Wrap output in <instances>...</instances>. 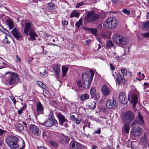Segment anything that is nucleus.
I'll return each instance as SVG.
<instances>
[{
	"mask_svg": "<svg viewBox=\"0 0 149 149\" xmlns=\"http://www.w3.org/2000/svg\"><path fill=\"white\" fill-rule=\"evenodd\" d=\"M79 15V13L76 10L73 11L70 15V17L72 18L73 17H78Z\"/></svg>",
	"mask_w": 149,
	"mask_h": 149,
	"instance_id": "obj_29",
	"label": "nucleus"
},
{
	"mask_svg": "<svg viewBox=\"0 0 149 149\" xmlns=\"http://www.w3.org/2000/svg\"><path fill=\"white\" fill-rule=\"evenodd\" d=\"M77 84L78 87L79 88L81 87L82 86H83V85L82 86V83L81 81L80 80H78L77 81Z\"/></svg>",
	"mask_w": 149,
	"mask_h": 149,
	"instance_id": "obj_49",
	"label": "nucleus"
},
{
	"mask_svg": "<svg viewBox=\"0 0 149 149\" xmlns=\"http://www.w3.org/2000/svg\"><path fill=\"white\" fill-rule=\"evenodd\" d=\"M85 3L84 2H81L79 3H77L76 6V8H79L80 6H82Z\"/></svg>",
	"mask_w": 149,
	"mask_h": 149,
	"instance_id": "obj_45",
	"label": "nucleus"
},
{
	"mask_svg": "<svg viewBox=\"0 0 149 149\" xmlns=\"http://www.w3.org/2000/svg\"><path fill=\"white\" fill-rule=\"evenodd\" d=\"M121 72L123 76H127V72L126 70L124 69H122L121 70Z\"/></svg>",
	"mask_w": 149,
	"mask_h": 149,
	"instance_id": "obj_42",
	"label": "nucleus"
},
{
	"mask_svg": "<svg viewBox=\"0 0 149 149\" xmlns=\"http://www.w3.org/2000/svg\"><path fill=\"white\" fill-rule=\"evenodd\" d=\"M49 143L51 146L55 147H58L57 143L52 141H49Z\"/></svg>",
	"mask_w": 149,
	"mask_h": 149,
	"instance_id": "obj_40",
	"label": "nucleus"
},
{
	"mask_svg": "<svg viewBox=\"0 0 149 149\" xmlns=\"http://www.w3.org/2000/svg\"><path fill=\"white\" fill-rule=\"evenodd\" d=\"M148 142L147 140L145 135L143 137H141L139 143L141 145L146 146L148 143Z\"/></svg>",
	"mask_w": 149,
	"mask_h": 149,
	"instance_id": "obj_20",
	"label": "nucleus"
},
{
	"mask_svg": "<svg viewBox=\"0 0 149 149\" xmlns=\"http://www.w3.org/2000/svg\"><path fill=\"white\" fill-rule=\"evenodd\" d=\"M91 146V148L92 149H95L97 148V147L95 145H93Z\"/></svg>",
	"mask_w": 149,
	"mask_h": 149,
	"instance_id": "obj_64",
	"label": "nucleus"
},
{
	"mask_svg": "<svg viewBox=\"0 0 149 149\" xmlns=\"http://www.w3.org/2000/svg\"><path fill=\"white\" fill-rule=\"evenodd\" d=\"M70 147L71 149H82V145L79 142L72 141L70 143Z\"/></svg>",
	"mask_w": 149,
	"mask_h": 149,
	"instance_id": "obj_12",
	"label": "nucleus"
},
{
	"mask_svg": "<svg viewBox=\"0 0 149 149\" xmlns=\"http://www.w3.org/2000/svg\"><path fill=\"white\" fill-rule=\"evenodd\" d=\"M124 117L125 121L129 123L134 119V114L132 111H127L124 114Z\"/></svg>",
	"mask_w": 149,
	"mask_h": 149,
	"instance_id": "obj_7",
	"label": "nucleus"
},
{
	"mask_svg": "<svg viewBox=\"0 0 149 149\" xmlns=\"http://www.w3.org/2000/svg\"><path fill=\"white\" fill-rule=\"evenodd\" d=\"M7 24L10 28L9 29H11L14 27L13 23L10 19H8L7 20Z\"/></svg>",
	"mask_w": 149,
	"mask_h": 149,
	"instance_id": "obj_30",
	"label": "nucleus"
},
{
	"mask_svg": "<svg viewBox=\"0 0 149 149\" xmlns=\"http://www.w3.org/2000/svg\"><path fill=\"white\" fill-rule=\"evenodd\" d=\"M138 117L139 121V124L142 125L144 124V120L143 119V116L141 114L140 112L138 113Z\"/></svg>",
	"mask_w": 149,
	"mask_h": 149,
	"instance_id": "obj_26",
	"label": "nucleus"
},
{
	"mask_svg": "<svg viewBox=\"0 0 149 149\" xmlns=\"http://www.w3.org/2000/svg\"><path fill=\"white\" fill-rule=\"evenodd\" d=\"M36 111L38 114L43 113V108L40 102H39L36 105Z\"/></svg>",
	"mask_w": 149,
	"mask_h": 149,
	"instance_id": "obj_22",
	"label": "nucleus"
},
{
	"mask_svg": "<svg viewBox=\"0 0 149 149\" xmlns=\"http://www.w3.org/2000/svg\"><path fill=\"white\" fill-rule=\"evenodd\" d=\"M16 127L20 131H22L24 130V127L23 126L20 124H18L16 125Z\"/></svg>",
	"mask_w": 149,
	"mask_h": 149,
	"instance_id": "obj_39",
	"label": "nucleus"
},
{
	"mask_svg": "<svg viewBox=\"0 0 149 149\" xmlns=\"http://www.w3.org/2000/svg\"><path fill=\"white\" fill-rule=\"evenodd\" d=\"M113 45L112 41L111 40H108L107 41L106 44V47L109 48L110 47H113Z\"/></svg>",
	"mask_w": 149,
	"mask_h": 149,
	"instance_id": "obj_37",
	"label": "nucleus"
},
{
	"mask_svg": "<svg viewBox=\"0 0 149 149\" xmlns=\"http://www.w3.org/2000/svg\"><path fill=\"white\" fill-rule=\"evenodd\" d=\"M2 31L5 32V33H6V34L7 33H9L8 31L6 29L4 28L3 29V30Z\"/></svg>",
	"mask_w": 149,
	"mask_h": 149,
	"instance_id": "obj_62",
	"label": "nucleus"
},
{
	"mask_svg": "<svg viewBox=\"0 0 149 149\" xmlns=\"http://www.w3.org/2000/svg\"><path fill=\"white\" fill-rule=\"evenodd\" d=\"M29 132L35 136H39L41 134V131L38 127L34 125H30Z\"/></svg>",
	"mask_w": 149,
	"mask_h": 149,
	"instance_id": "obj_6",
	"label": "nucleus"
},
{
	"mask_svg": "<svg viewBox=\"0 0 149 149\" xmlns=\"http://www.w3.org/2000/svg\"><path fill=\"white\" fill-rule=\"evenodd\" d=\"M95 133L97 134H100L101 133L100 129V128L98 129L96 131Z\"/></svg>",
	"mask_w": 149,
	"mask_h": 149,
	"instance_id": "obj_63",
	"label": "nucleus"
},
{
	"mask_svg": "<svg viewBox=\"0 0 149 149\" xmlns=\"http://www.w3.org/2000/svg\"><path fill=\"white\" fill-rule=\"evenodd\" d=\"M41 88L43 89H44L46 91H47L48 90L47 87L44 84H43V85H42Z\"/></svg>",
	"mask_w": 149,
	"mask_h": 149,
	"instance_id": "obj_51",
	"label": "nucleus"
},
{
	"mask_svg": "<svg viewBox=\"0 0 149 149\" xmlns=\"http://www.w3.org/2000/svg\"><path fill=\"white\" fill-rule=\"evenodd\" d=\"M19 139L14 136L7 137L6 139V142L7 145L10 147L16 148L19 147Z\"/></svg>",
	"mask_w": 149,
	"mask_h": 149,
	"instance_id": "obj_4",
	"label": "nucleus"
},
{
	"mask_svg": "<svg viewBox=\"0 0 149 149\" xmlns=\"http://www.w3.org/2000/svg\"><path fill=\"white\" fill-rule=\"evenodd\" d=\"M22 142H23V143H22V147L21 148H20L19 149H24V148L25 146V144L24 141V140H23Z\"/></svg>",
	"mask_w": 149,
	"mask_h": 149,
	"instance_id": "obj_59",
	"label": "nucleus"
},
{
	"mask_svg": "<svg viewBox=\"0 0 149 149\" xmlns=\"http://www.w3.org/2000/svg\"><path fill=\"white\" fill-rule=\"evenodd\" d=\"M137 124H138V122L135 120L132 123L131 125L133 128H135V127H136L135 126H136Z\"/></svg>",
	"mask_w": 149,
	"mask_h": 149,
	"instance_id": "obj_50",
	"label": "nucleus"
},
{
	"mask_svg": "<svg viewBox=\"0 0 149 149\" xmlns=\"http://www.w3.org/2000/svg\"><path fill=\"white\" fill-rule=\"evenodd\" d=\"M130 130V126L129 123H126L122 129V131L123 133L128 134Z\"/></svg>",
	"mask_w": 149,
	"mask_h": 149,
	"instance_id": "obj_18",
	"label": "nucleus"
},
{
	"mask_svg": "<svg viewBox=\"0 0 149 149\" xmlns=\"http://www.w3.org/2000/svg\"><path fill=\"white\" fill-rule=\"evenodd\" d=\"M76 123L77 124H79L81 122V120L79 119H76V120L75 121Z\"/></svg>",
	"mask_w": 149,
	"mask_h": 149,
	"instance_id": "obj_56",
	"label": "nucleus"
},
{
	"mask_svg": "<svg viewBox=\"0 0 149 149\" xmlns=\"http://www.w3.org/2000/svg\"><path fill=\"white\" fill-rule=\"evenodd\" d=\"M126 94L124 92H121L119 95V99L120 102L123 104H126L127 100H130V97L128 96V99L126 98Z\"/></svg>",
	"mask_w": 149,
	"mask_h": 149,
	"instance_id": "obj_11",
	"label": "nucleus"
},
{
	"mask_svg": "<svg viewBox=\"0 0 149 149\" xmlns=\"http://www.w3.org/2000/svg\"><path fill=\"white\" fill-rule=\"evenodd\" d=\"M122 36L118 35H115L113 37V39L114 42L120 45V41Z\"/></svg>",
	"mask_w": 149,
	"mask_h": 149,
	"instance_id": "obj_23",
	"label": "nucleus"
},
{
	"mask_svg": "<svg viewBox=\"0 0 149 149\" xmlns=\"http://www.w3.org/2000/svg\"><path fill=\"white\" fill-rule=\"evenodd\" d=\"M89 97L88 95L86 93L81 95L80 96V99L82 101L88 99Z\"/></svg>",
	"mask_w": 149,
	"mask_h": 149,
	"instance_id": "obj_33",
	"label": "nucleus"
},
{
	"mask_svg": "<svg viewBox=\"0 0 149 149\" xmlns=\"http://www.w3.org/2000/svg\"><path fill=\"white\" fill-rule=\"evenodd\" d=\"M116 80L119 84H120L121 82L123 83H124L125 81V80L124 79L123 77L120 73H118L117 74Z\"/></svg>",
	"mask_w": 149,
	"mask_h": 149,
	"instance_id": "obj_21",
	"label": "nucleus"
},
{
	"mask_svg": "<svg viewBox=\"0 0 149 149\" xmlns=\"http://www.w3.org/2000/svg\"><path fill=\"white\" fill-rule=\"evenodd\" d=\"M6 79L7 84L13 86L16 85L19 81L18 75L16 73L7 72L5 73Z\"/></svg>",
	"mask_w": 149,
	"mask_h": 149,
	"instance_id": "obj_1",
	"label": "nucleus"
},
{
	"mask_svg": "<svg viewBox=\"0 0 149 149\" xmlns=\"http://www.w3.org/2000/svg\"><path fill=\"white\" fill-rule=\"evenodd\" d=\"M109 65L110 68V70L113 71L115 70V67L111 63H110Z\"/></svg>",
	"mask_w": 149,
	"mask_h": 149,
	"instance_id": "obj_53",
	"label": "nucleus"
},
{
	"mask_svg": "<svg viewBox=\"0 0 149 149\" xmlns=\"http://www.w3.org/2000/svg\"><path fill=\"white\" fill-rule=\"evenodd\" d=\"M55 113L56 116L58 118L59 124L62 125L65 122H68V120L65 118V117L59 111H55Z\"/></svg>",
	"mask_w": 149,
	"mask_h": 149,
	"instance_id": "obj_8",
	"label": "nucleus"
},
{
	"mask_svg": "<svg viewBox=\"0 0 149 149\" xmlns=\"http://www.w3.org/2000/svg\"><path fill=\"white\" fill-rule=\"evenodd\" d=\"M53 70L56 72H60V68L59 66H58L57 64H56L54 65L53 67Z\"/></svg>",
	"mask_w": 149,
	"mask_h": 149,
	"instance_id": "obj_31",
	"label": "nucleus"
},
{
	"mask_svg": "<svg viewBox=\"0 0 149 149\" xmlns=\"http://www.w3.org/2000/svg\"><path fill=\"white\" fill-rule=\"evenodd\" d=\"M69 68L67 67L63 66L62 67V71L63 76H65L66 75V72L68 71Z\"/></svg>",
	"mask_w": 149,
	"mask_h": 149,
	"instance_id": "obj_34",
	"label": "nucleus"
},
{
	"mask_svg": "<svg viewBox=\"0 0 149 149\" xmlns=\"http://www.w3.org/2000/svg\"><path fill=\"white\" fill-rule=\"evenodd\" d=\"M57 123V121L56 120H53L52 118H49L46 120L44 123H40V124L42 125L48 127L52 126L56 123Z\"/></svg>",
	"mask_w": 149,
	"mask_h": 149,
	"instance_id": "obj_9",
	"label": "nucleus"
},
{
	"mask_svg": "<svg viewBox=\"0 0 149 149\" xmlns=\"http://www.w3.org/2000/svg\"><path fill=\"white\" fill-rule=\"evenodd\" d=\"M54 112L50 111L49 114V116L50 117V118H52V119L54 120H55V118L54 116V113H53Z\"/></svg>",
	"mask_w": 149,
	"mask_h": 149,
	"instance_id": "obj_47",
	"label": "nucleus"
},
{
	"mask_svg": "<svg viewBox=\"0 0 149 149\" xmlns=\"http://www.w3.org/2000/svg\"><path fill=\"white\" fill-rule=\"evenodd\" d=\"M102 93L104 95L107 96L110 93L109 89L106 85H104L102 86Z\"/></svg>",
	"mask_w": 149,
	"mask_h": 149,
	"instance_id": "obj_19",
	"label": "nucleus"
},
{
	"mask_svg": "<svg viewBox=\"0 0 149 149\" xmlns=\"http://www.w3.org/2000/svg\"><path fill=\"white\" fill-rule=\"evenodd\" d=\"M86 30L91 32L95 36H97V29L86 28Z\"/></svg>",
	"mask_w": 149,
	"mask_h": 149,
	"instance_id": "obj_27",
	"label": "nucleus"
},
{
	"mask_svg": "<svg viewBox=\"0 0 149 149\" xmlns=\"http://www.w3.org/2000/svg\"><path fill=\"white\" fill-rule=\"evenodd\" d=\"M117 25V20L115 18L111 17L106 19L103 24L104 27L109 29H114Z\"/></svg>",
	"mask_w": 149,
	"mask_h": 149,
	"instance_id": "obj_3",
	"label": "nucleus"
},
{
	"mask_svg": "<svg viewBox=\"0 0 149 149\" xmlns=\"http://www.w3.org/2000/svg\"><path fill=\"white\" fill-rule=\"evenodd\" d=\"M43 71L40 72V74L42 77L45 76V74L47 73V70L46 69H43L42 70Z\"/></svg>",
	"mask_w": 149,
	"mask_h": 149,
	"instance_id": "obj_43",
	"label": "nucleus"
},
{
	"mask_svg": "<svg viewBox=\"0 0 149 149\" xmlns=\"http://www.w3.org/2000/svg\"><path fill=\"white\" fill-rule=\"evenodd\" d=\"M54 5L52 3H49L48 4V8L50 10H52L54 8Z\"/></svg>",
	"mask_w": 149,
	"mask_h": 149,
	"instance_id": "obj_44",
	"label": "nucleus"
},
{
	"mask_svg": "<svg viewBox=\"0 0 149 149\" xmlns=\"http://www.w3.org/2000/svg\"><path fill=\"white\" fill-rule=\"evenodd\" d=\"M138 101V97L137 95L136 94H134L132 96L131 100V103L133 104V107L135 108L136 106V104L137 103Z\"/></svg>",
	"mask_w": 149,
	"mask_h": 149,
	"instance_id": "obj_24",
	"label": "nucleus"
},
{
	"mask_svg": "<svg viewBox=\"0 0 149 149\" xmlns=\"http://www.w3.org/2000/svg\"><path fill=\"white\" fill-rule=\"evenodd\" d=\"M10 98H11V100H12V101H13V102L14 105H15V103L16 102V101L15 98L13 96H12L10 97Z\"/></svg>",
	"mask_w": 149,
	"mask_h": 149,
	"instance_id": "obj_52",
	"label": "nucleus"
},
{
	"mask_svg": "<svg viewBox=\"0 0 149 149\" xmlns=\"http://www.w3.org/2000/svg\"><path fill=\"white\" fill-rule=\"evenodd\" d=\"M11 33L15 38L17 39H19L22 38V36L16 27H15L11 31Z\"/></svg>",
	"mask_w": 149,
	"mask_h": 149,
	"instance_id": "obj_16",
	"label": "nucleus"
},
{
	"mask_svg": "<svg viewBox=\"0 0 149 149\" xmlns=\"http://www.w3.org/2000/svg\"><path fill=\"white\" fill-rule=\"evenodd\" d=\"M28 34L30 36V37L28 38L29 40L31 41L36 40L35 38L38 35L33 30L28 33Z\"/></svg>",
	"mask_w": 149,
	"mask_h": 149,
	"instance_id": "obj_17",
	"label": "nucleus"
},
{
	"mask_svg": "<svg viewBox=\"0 0 149 149\" xmlns=\"http://www.w3.org/2000/svg\"><path fill=\"white\" fill-rule=\"evenodd\" d=\"M142 29L147 31L149 29V21L143 23L142 26Z\"/></svg>",
	"mask_w": 149,
	"mask_h": 149,
	"instance_id": "obj_25",
	"label": "nucleus"
},
{
	"mask_svg": "<svg viewBox=\"0 0 149 149\" xmlns=\"http://www.w3.org/2000/svg\"><path fill=\"white\" fill-rule=\"evenodd\" d=\"M37 83L38 85L41 87L42 85L43 84L42 82L40 81H39L37 82Z\"/></svg>",
	"mask_w": 149,
	"mask_h": 149,
	"instance_id": "obj_58",
	"label": "nucleus"
},
{
	"mask_svg": "<svg viewBox=\"0 0 149 149\" xmlns=\"http://www.w3.org/2000/svg\"><path fill=\"white\" fill-rule=\"evenodd\" d=\"M16 58H17V61H18L19 63L21 61V59L20 58L19 56L17 55L16 56Z\"/></svg>",
	"mask_w": 149,
	"mask_h": 149,
	"instance_id": "obj_55",
	"label": "nucleus"
},
{
	"mask_svg": "<svg viewBox=\"0 0 149 149\" xmlns=\"http://www.w3.org/2000/svg\"><path fill=\"white\" fill-rule=\"evenodd\" d=\"M77 118L75 117V116L74 115H72L70 116L71 119L73 121H75Z\"/></svg>",
	"mask_w": 149,
	"mask_h": 149,
	"instance_id": "obj_54",
	"label": "nucleus"
},
{
	"mask_svg": "<svg viewBox=\"0 0 149 149\" xmlns=\"http://www.w3.org/2000/svg\"><path fill=\"white\" fill-rule=\"evenodd\" d=\"M62 24L65 26H67L68 25V23L67 21H64L62 22Z\"/></svg>",
	"mask_w": 149,
	"mask_h": 149,
	"instance_id": "obj_57",
	"label": "nucleus"
},
{
	"mask_svg": "<svg viewBox=\"0 0 149 149\" xmlns=\"http://www.w3.org/2000/svg\"><path fill=\"white\" fill-rule=\"evenodd\" d=\"M33 30V29L32 27L31 24V23L28 22L25 23L24 32L27 36H28V33Z\"/></svg>",
	"mask_w": 149,
	"mask_h": 149,
	"instance_id": "obj_13",
	"label": "nucleus"
},
{
	"mask_svg": "<svg viewBox=\"0 0 149 149\" xmlns=\"http://www.w3.org/2000/svg\"><path fill=\"white\" fill-rule=\"evenodd\" d=\"M82 20L81 19H80L79 20L76 22L75 24V26L78 29H79L80 26L82 25Z\"/></svg>",
	"mask_w": 149,
	"mask_h": 149,
	"instance_id": "obj_36",
	"label": "nucleus"
},
{
	"mask_svg": "<svg viewBox=\"0 0 149 149\" xmlns=\"http://www.w3.org/2000/svg\"><path fill=\"white\" fill-rule=\"evenodd\" d=\"M94 75V72L91 70H89V73L84 72L82 74L83 87L84 88H89V86L92 81Z\"/></svg>",
	"mask_w": 149,
	"mask_h": 149,
	"instance_id": "obj_2",
	"label": "nucleus"
},
{
	"mask_svg": "<svg viewBox=\"0 0 149 149\" xmlns=\"http://www.w3.org/2000/svg\"><path fill=\"white\" fill-rule=\"evenodd\" d=\"M11 33L15 38L17 39H19L22 38V36L16 27H15L11 31Z\"/></svg>",
	"mask_w": 149,
	"mask_h": 149,
	"instance_id": "obj_15",
	"label": "nucleus"
},
{
	"mask_svg": "<svg viewBox=\"0 0 149 149\" xmlns=\"http://www.w3.org/2000/svg\"><path fill=\"white\" fill-rule=\"evenodd\" d=\"M120 42V45H125L127 43V40L124 37L122 36Z\"/></svg>",
	"mask_w": 149,
	"mask_h": 149,
	"instance_id": "obj_38",
	"label": "nucleus"
},
{
	"mask_svg": "<svg viewBox=\"0 0 149 149\" xmlns=\"http://www.w3.org/2000/svg\"><path fill=\"white\" fill-rule=\"evenodd\" d=\"M56 74L55 75L56 78V79H58L59 77V72H56Z\"/></svg>",
	"mask_w": 149,
	"mask_h": 149,
	"instance_id": "obj_61",
	"label": "nucleus"
},
{
	"mask_svg": "<svg viewBox=\"0 0 149 149\" xmlns=\"http://www.w3.org/2000/svg\"><path fill=\"white\" fill-rule=\"evenodd\" d=\"M141 129L139 127L133 128L131 131L132 134L135 136L140 135L141 132Z\"/></svg>",
	"mask_w": 149,
	"mask_h": 149,
	"instance_id": "obj_14",
	"label": "nucleus"
},
{
	"mask_svg": "<svg viewBox=\"0 0 149 149\" xmlns=\"http://www.w3.org/2000/svg\"><path fill=\"white\" fill-rule=\"evenodd\" d=\"M96 106V104L95 102H91L87 106V107L89 109L93 110L95 109Z\"/></svg>",
	"mask_w": 149,
	"mask_h": 149,
	"instance_id": "obj_28",
	"label": "nucleus"
},
{
	"mask_svg": "<svg viewBox=\"0 0 149 149\" xmlns=\"http://www.w3.org/2000/svg\"><path fill=\"white\" fill-rule=\"evenodd\" d=\"M100 17V15L94 11H90L88 13L87 20L89 22L97 21Z\"/></svg>",
	"mask_w": 149,
	"mask_h": 149,
	"instance_id": "obj_5",
	"label": "nucleus"
},
{
	"mask_svg": "<svg viewBox=\"0 0 149 149\" xmlns=\"http://www.w3.org/2000/svg\"><path fill=\"white\" fill-rule=\"evenodd\" d=\"M141 35L143 37L145 38H148L149 37V31L146 33H141Z\"/></svg>",
	"mask_w": 149,
	"mask_h": 149,
	"instance_id": "obj_41",
	"label": "nucleus"
},
{
	"mask_svg": "<svg viewBox=\"0 0 149 149\" xmlns=\"http://www.w3.org/2000/svg\"><path fill=\"white\" fill-rule=\"evenodd\" d=\"M4 132L5 131L4 130L0 129V135L3 134Z\"/></svg>",
	"mask_w": 149,
	"mask_h": 149,
	"instance_id": "obj_60",
	"label": "nucleus"
},
{
	"mask_svg": "<svg viewBox=\"0 0 149 149\" xmlns=\"http://www.w3.org/2000/svg\"><path fill=\"white\" fill-rule=\"evenodd\" d=\"M122 11L124 13L127 14V15H129L130 14V11L125 9H123Z\"/></svg>",
	"mask_w": 149,
	"mask_h": 149,
	"instance_id": "obj_48",
	"label": "nucleus"
},
{
	"mask_svg": "<svg viewBox=\"0 0 149 149\" xmlns=\"http://www.w3.org/2000/svg\"><path fill=\"white\" fill-rule=\"evenodd\" d=\"M3 42L4 43H6L7 44H9L10 42V41L8 40L7 36H5V38L3 40Z\"/></svg>",
	"mask_w": 149,
	"mask_h": 149,
	"instance_id": "obj_46",
	"label": "nucleus"
},
{
	"mask_svg": "<svg viewBox=\"0 0 149 149\" xmlns=\"http://www.w3.org/2000/svg\"><path fill=\"white\" fill-rule=\"evenodd\" d=\"M106 105L107 107L109 109L115 108L117 106V104L116 100H109L106 102Z\"/></svg>",
	"mask_w": 149,
	"mask_h": 149,
	"instance_id": "obj_10",
	"label": "nucleus"
},
{
	"mask_svg": "<svg viewBox=\"0 0 149 149\" xmlns=\"http://www.w3.org/2000/svg\"><path fill=\"white\" fill-rule=\"evenodd\" d=\"M69 140V139H68V137L64 136L63 137H61V141L62 143H66L67 142H68Z\"/></svg>",
	"mask_w": 149,
	"mask_h": 149,
	"instance_id": "obj_35",
	"label": "nucleus"
},
{
	"mask_svg": "<svg viewBox=\"0 0 149 149\" xmlns=\"http://www.w3.org/2000/svg\"><path fill=\"white\" fill-rule=\"evenodd\" d=\"M90 93L92 97L95 96L96 94V91L95 88L93 87H91L90 89Z\"/></svg>",
	"mask_w": 149,
	"mask_h": 149,
	"instance_id": "obj_32",
	"label": "nucleus"
}]
</instances>
